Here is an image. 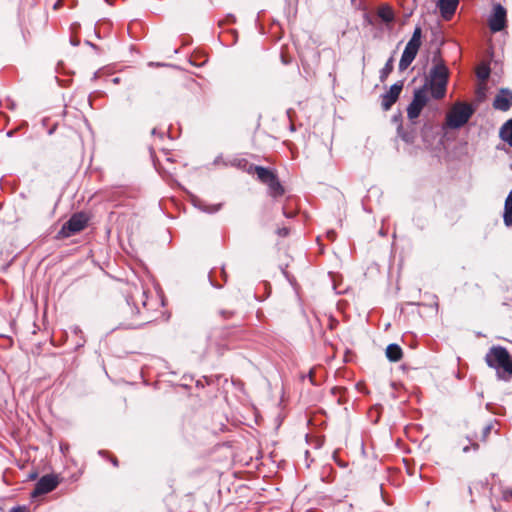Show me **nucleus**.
Returning <instances> with one entry per match:
<instances>
[{
  "label": "nucleus",
  "instance_id": "f257e3e1",
  "mask_svg": "<svg viewBox=\"0 0 512 512\" xmlns=\"http://www.w3.org/2000/svg\"><path fill=\"white\" fill-rule=\"evenodd\" d=\"M487 365L496 371L499 379L508 381L512 377V358L506 348L493 346L485 356Z\"/></svg>",
  "mask_w": 512,
  "mask_h": 512
},
{
  "label": "nucleus",
  "instance_id": "f03ea898",
  "mask_svg": "<svg viewBox=\"0 0 512 512\" xmlns=\"http://www.w3.org/2000/svg\"><path fill=\"white\" fill-rule=\"evenodd\" d=\"M430 70L428 82L424 85L427 91L430 90L431 95L435 99H442L446 94V88L449 77V70L442 60L436 61Z\"/></svg>",
  "mask_w": 512,
  "mask_h": 512
},
{
  "label": "nucleus",
  "instance_id": "7ed1b4c3",
  "mask_svg": "<svg viewBox=\"0 0 512 512\" xmlns=\"http://www.w3.org/2000/svg\"><path fill=\"white\" fill-rule=\"evenodd\" d=\"M473 113L474 109L470 104L457 102L446 115V126L451 129H459L469 121Z\"/></svg>",
  "mask_w": 512,
  "mask_h": 512
},
{
  "label": "nucleus",
  "instance_id": "20e7f679",
  "mask_svg": "<svg viewBox=\"0 0 512 512\" xmlns=\"http://www.w3.org/2000/svg\"><path fill=\"white\" fill-rule=\"evenodd\" d=\"M421 36H422V30L420 27H416L414 29V32L412 34V37L411 39L409 40V42L407 43L404 51H403V54H402V57L400 59V62H399V69L400 70H405L408 68V66L413 62V60L415 59L417 53H418V50L421 46Z\"/></svg>",
  "mask_w": 512,
  "mask_h": 512
},
{
  "label": "nucleus",
  "instance_id": "39448f33",
  "mask_svg": "<svg viewBox=\"0 0 512 512\" xmlns=\"http://www.w3.org/2000/svg\"><path fill=\"white\" fill-rule=\"evenodd\" d=\"M428 100L429 97L426 86L417 89L414 92L413 100L407 108V116L411 121H414L419 117L422 109L426 106Z\"/></svg>",
  "mask_w": 512,
  "mask_h": 512
},
{
  "label": "nucleus",
  "instance_id": "423d86ee",
  "mask_svg": "<svg viewBox=\"0 0 512 512\" xmlns=\"http://www.w3.org/2000/svg\"><path fill=\"white\" fill-rule=\"evenodd\" d=\"M249 173L257 175V178L266 184L272 192H284L276 175L269 169L261 166H249Z\"/></svg>",
  "mask_w": 512,
  "mask_h": 512
},
{
  "label": "nucleus",
  "instance_id": "0eeeda50",
  "mask_svg": "<svg viewBox=\"0 0 512 512\" xmlns=\"http://www.w3.org/2000/svg\"><path fill=\"white\" fill-rule=\"evenodd\" d=\"M88 223V217L84 213H77L62 226L59 234L68 238L80 231H82Z\"/></svg>",
  "mask_w": 512,
  "mask_h": 512
},
{
  "label": "nucleus",
  "instance_id": "6e6552de",
  "mask_svg": "<svg viewBox=\"0 0 512 512\" xmlns=\"http://www.w3.org/2000/svg\"><path fill=\"white\" fill-rule=\"evenodd\" d=\"M489 28L492 32L502 31L506 27V10L500 5L496 4L493 7V12L489 17Z\"/></svg>",
  "mask_w": 512,
  "mask_h": 512
},
{
  "label": "nucleus",
  "instance_id": "1a4fd4ad",
  "mask_svg": "<svg viewBox=\"0 0 512 512\" xmlns=\"http://www.w3.org/2000/svg\"><path fill=\"white\" fill-rule=\"evenodd\" d=\"M58 483L59 481L56 476L45 475L41 477L36 483L32 496H38L49 493L57 487Z\"/></svg>",
  "mask_w": 512,
  "mask_h": 512
},
{
  "label": "nucleus",
  "instance_id": "9d476101",
  "mask_svg": "<svg viewBox=\"0 0 512 512\" xmlns=\"http://www.w3.org/2000/svg\"><path fill=\"white\" fill-rule=\"evenodd\" d=\"M190 201L193 204L194 207L198 208L199 210L207 213L215 212L219 209L220 203L212 202L210 199L206 197H201L198 194H191L190 195Z\"/></svg>",
  "mask_w": 512,
  "mask_h": 512
},
{
  "label": "nucleus",
  "instance_id": "9b49d317",
  "mask_svg": "<svg viewBox=\"0 0 512 512\" xmlns=\"http://www.w3.org/2000/svg\"><path fill=\"white\" fill-rule=\"evenodd\" d=\"M403 84L401 82L393 84L389 91L382 97V107L385 111L389 110L392 105L397 101L402 91Z\"/></svg>",
  "mask_w": 512,
  "mask_h": 512
},
{
  "label": "nucleus",
  "instance_id": "f8f14e48",
  "mask_svg": "<svg viewBox=\"0 0 512 512\" xmlns=\"http://www.w3.org/2000/svg\"><path fill=\"white\" fill-rule=\"evenodd\" d=\"M493 106L495 109L507 111L512 106V92L508 90H501L495 97Z\"/></svg>",
  "mask_w": 512,
  "mask_h": 512
},
{
  "label": "nucleus",
  "instance_id": "ddd939ff",
  "mask_svg": "<svg viewBox=\"0 0 512 512\" xmlns=\"http://www.w3.org/2000/svg\"><path fill=\"white\" fill-rule=\"evenodd\" d=\"M459 0H439L438 7L444 19L449 20L456 11Z\"/></svg>",
  "mask_w": 512,
  "mask_h": 512
},
{
  "label": "nucleus",
  "instance_id": "4468645a",
  "mask_svg": "<svg viewBox=\"0 0 512 512\" xmlns=\"http://www.w3.org/2000/svg\"><path fill=\"white\" fill-rule=\"evenodd\" d=\"M499 136L512 147V118L501 126Z\"/></svg>",
  "mask_w": 512,
  "mask_h": 512
},
{
  "label": "nucleus",
  "instance_id": "2eb2a0df",
  "mask_svg": "<svg viewBox=\"0 0 512 512\" xmlns=\"http://www.w3.org/2000/svg\"><path fill=\"white\" fill-rule=\"evenodd\" d=\"M386 357L392 362H397L402 358V349L397 344H389L386 348Z\"/></svg>",
  "mask_w": 512,
  "mask_h": 512
},
{
  "label": "nucleus",
  "instance_id": "dca6fc26",
  "mask_svg": "<svg viewBox=\"0 0 512 512\" xmlns=\"http://www.w3.org/2000/svg\"><path fill=\"white\" fill-rule=\"evenodd\" d=\"M503 219L507 226H512V194H508L505 200Z\"/></svg>",
  "mask_w": 512,
  "mask_h": 512
},
{
  "label": "nucleus",
  "instance_id": "f3484780",
  "mask_svg": "<svg viewBox=\"0 0 512 512\" xmlns=\"http://www.w3.org/2000/svg\"><path fill=\"white\" fill-rule=\"evenodd\" d=\"M378 17L385 23H391L394 20V12L391 7L383 5L378 9Z\"/></svg>",
  "mask_w": 512,
  "mask_h": 512
},
{
  "label": "nucleus",
  "instance_id": "a211bd4d",
  "mask_svg": "<svg viewBox=\"0 0 512 512\" xmlns=\"http://www.w3.org/2000/svg\"><path fill=\"white\" fill-rule=\"evenodd\" d=\"M225 166H234L241 170H245L249 173V166H253L252 164H249L248 161L244 158H233L228 160V162L224 163Z\"/></svg>",
  "mask_w": 512,
  "mask_h": 512
},
{
  "label": "nucleus",
  "instance_id": "6ab92c4d",
  "mask_svg": "<svg viewBox=\"0 0 512 512\" xmlns=\"http://www.w3.org/2000/svg\"><path fill=\"white\" fill-rule=\"evenodd\" d=\"M393 70V59L390 58L380 71V79L384 81Z\"/></svg>",
  "mask_w": 512,
  "mask_h": 512
},
{
  "label": "nucleus",
  "instance_id": "aec40b11",
  "mask_svg": "<svg viewBox=\"0 0 512 512\" xmlns=\"http://www.w3.org/2000/svg\"><path fill=\"white\" fill-rule=\"evenodd\" d=\"M489 69L486 68V67H481L477 70V77L481 80V81H486L489 77Z\"/></svg>",
  "mask_w": 512,
  "mask_h": 512
},
{
  "label": "nucleus",
  "instance_id": "412c9836",
  "mask_svg": "<svg viewBox=\"0 0 512 512\" xmlns=\"http://www.w3.org/2000/svg\"><path fill=\"white\" fill-rule=\"evenodd\" d=\"M502 498L506 501L512 499V488L503 489Z\"/></svg>",
  "mask_w": 512,
  "mask_h": 512
},
{
  "label": "nucleus",
  "instance_id": "4be33fe9",
  "mask_svg": "<svg viewBox=\"0 0 512 512\" xmlns=\"http://www.w3.org/2000/svg\"><path fill=\"white\" fill-rule=\"evenodd\" d=\"M10 512H27V509L24 506H18L12 508Z\"/></svg>",
  "mask_w": 512,
  "mask_h": 512
},
{
  "label": "nucleus",
  "instance_id": "5701e85b",
  "mask_svg": "<svg viewBox=\"0 0 512 512\" xmlns=\"http://www.w3.org/2000/svg\"><path fill=\"white\" fill-rule=\"evenodd\" d=\"M225 162H226V161H224V160H223L222 156H218V157H216V158H215V160H214V162H213V163H214V165L218 166V165H220L221 163L224 165V163H225Z\"/></svg>",
  "mask_w": 512,
  "mask_h": 512
},
{
  "label": "nucleus",
  "instance_id": "b1692460",
  "mask_svg": "<svg viewBox=\"0 0 512 512\" xmlns=\"http://www.w3.org/2000/svg\"><path fill=\"white\" fill-rule=\"evenodd\" d=\"M288 233H289V232H288V229H287V228H283V229H279V230H278V234H279L280 236H286V235H288Z\"/></svg>",
  "mask_w": 512,
  "mask_h": 512
},
{
  "label": "nucleus",
  "instance_id": "393cba45",
  "mask_svg": "<svg viewBox=\"0 0 512 512\" xmlns=\"http://www.w3.org/2000/svg\"><path fill=\"white\" fill-rule=\"evenodd\" d=\"M485 89H486L485 84L480 85L479 88H478V93L481 94V95H484Z\"/></svg>",
  "mask_w": 512,
  "mask_h": 512
},
{
  "label": "nucleus",
  "instance_id": "a878e982",
  "mask_svg": "<svg viewBox=\"0 0 512 512\" xmlns=\"http://www.w3.org/2000/svg\"><path fill=\"white\" fill-rule=\"evenodd\" d=\"M402 139H403L404 141H406V142H411V141H412V140H411V138H410V136H408V135H402Z\"/></svg>",
  "mask_w": 512,
  "mask_h": 512
},
{
  "label": "nucleus",
  "instance_id": "bb28decb",
  "mask_svg": "<svg viewBox=\"0 0 512 512\" xmlns=\"http://www.w3.org/2000/svg\"><path fill=\"white\" fill-rule=\"evenodd\" d=\"M113 82H114L115 84L119 83V78H117V77H116V78H114V79H113Z\"/></svg>",
  "mask_w": 512,
  "mask_h": 512
},
{
  "label": "nucleus",
  "instance_id": "cd10ccee",
  "mask_svg": "<svg viewBox=\"0 0 512 512\" xmlns=\"http://www.w3.org/2000/svg\"><path fill=\"white\" fill-rule=\"evenodd\" d=\"M467 451H468V447L467 446L463 447V452H467Z\"/></svg>",
  "mask_w": 512,
  "mask_h": 512
},
{
  "label": "nucleus",
  "instance_id": "c85d7f7f",
  "mask_svg": "<svg viewBox=\"0 0 512 512\" xmlns=\"http://www.w3.org/2000/svg\"><path fill=\"white\" fill-rule=\"evenodd\" d=\"M510 192H512V190Z\"/></svg>",
  "mask_w": 512,
  "mask_h": 512
}]
</instances>
